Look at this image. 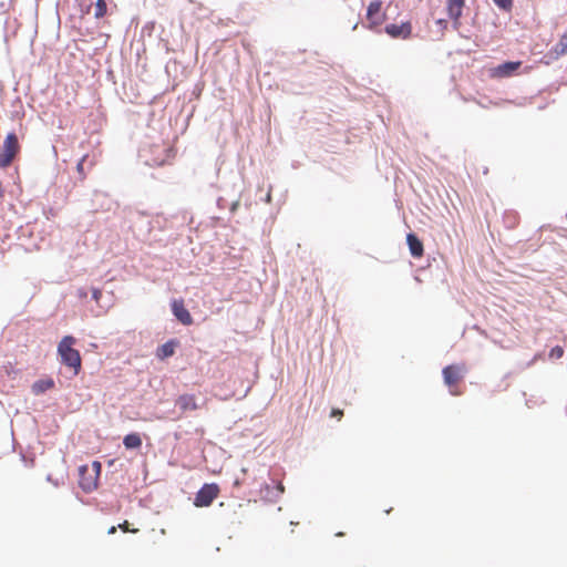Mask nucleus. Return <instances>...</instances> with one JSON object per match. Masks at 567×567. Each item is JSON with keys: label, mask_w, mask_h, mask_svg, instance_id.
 Instances as JSON below:
<instances>
[{"label": "nucleus", "mask_w": 567, "mask_h": 567, "mask_svg": "<svg viewBox=\"0 0 567 567\" xmlns=\"http://www.w3.org/2000/svg\"><path fill=\"white\" fill-rule=\"evenodd\" d=\"M54 380L52 378L39 379L31 385V391L34 395H41L48 390L54 388Z\"/></svg>", "instance_id": "obj_16"}, {"label": "nucleus", "mask_w": 567, "mask_h": 567, "mask_svg": "<svg viewBox=\"0 0 567 567\" xmlns=\"http://www.w3.org/2000/svg\"><path fill=\"white\" fill-rule=\"evenodd\" d=\"M494 4L504 12H509L513 8L514 0H493Z\"/></svg>", "instance_id": "obj_22"}, {"label": "nucleus", "mask_w": 567, "mask_h": 567, "mask_svg": "<svg viewBox=\"0 0 567 567\" xmlns=\"http://www.w3.org/2000/svg\"><path fill=\"white\" fill-rule=\"evenodd\" d=\"M452 22H453V23H452V24H453V28H454L455 30H456V29H458V27H460V24H461L460 20H452Z\"/></svg>", "instance_id": "obj_33"}, {"label": "nucleus", "mask_w": 567, "mask_h": 567, "mask_svg": "<svg viewBox=\"0 0 567 567\" xmlns=\"http://www.w3.org/2000/svg\"><path fill=\"white\" fill-rule=\"evenodd\" d=\"M406 245L412 257L420 258L423 256L424 246L415 233L411 231L406 235Z\"/></svg>", "instance_id": "obj_12"}, {"label": "nucleus", "mask_w": 567, "mask_h": 567, "mask_svg": "<svg viewBox=\"0 0 567 567\" xmlns=\"http://www.w3.org/2000/svg\"><path fill=\"white\" fill-rule=\"evenodd\" d=\"M342 535H343L342 532H339V533L336 534V536H342Z\"/></svg>", "instance_id": "obj_39"}, {"label": "nucleus", "mask_w": 567, "mask_h": 567, "mask_svg": "<svg viewBox=\"0 0 567 567\" xmlns=\"http://www.w3.org/2000/svg\"><path fill=\"white\" fill-rule=\"evenodd\" d=\"M412 23L402 21L400 24L388 23L383 31L392 39L408 40L412 37Z\"/></svg>", "instance_id": "obj_6"}, {"label": "nucleus", "mask_w": 567, "mask_h": 567, "mask_svg": "<svg viewBox=\"0 0 567 567\" xmlns=\"http://www.w3.org/2000/svg\"><path fill=\"white\" fill-rule=\"evenodd\" d=\"M3 194H4L3 186H2V183L0 182V199L3 197Z\"/></svg>", "instance_id": "obj_36"}, {"label": "nucleus", "mask_w": 567, "mask_h": 567, "mask_svg": "<svg viewBox=\"0 0 567 567\" xmlns=\"http://www.w3.org/2000/svg\"><path fill=\"white\" fill-rule=\"evenodd\" d=\"M128 522L125 520L122 524L118 525L120 528H122L123 532H127Z\"/></svg>", "instance_id": "obj_32"}, {"label": "nucleus", "mask_w": 567, "mask_h": 567, "mask_svg": "<svg viewBox=\"0 0 567 567\" xmlns=\"http://www.w3.org/2000/svg\"><path fill=\"white\" fill-rule=\"evenodd\" d=\"M47 481L52 483L54 486H59L60 485L59 481L58 480H53L51 474H48Z\"/></svg>", "instance_id": "obj_30"}, {"label": "nucleus", "mask_w": 567, "mask_h": 567, "mask_svg": "<svg viewBox=\"0 0 567 567\" xmlns=\"http://www.w3.org/2000/svg\"><path fill=\"white\" fill-rule=\"evenodd\" d=\"M106 194L100 190L93 192V198H92V208L94 210L104 209L105 208V200H106Z\"/></svg>", "instance_id": "obj_19"}, {"label": "nucleus", "mask_w": 567, "mask_h": 567, "mask_svg": "<svg viewBox=\"0 0 567 567\" xmlns=\"http://www.w3.org/2000/svg\"><path fill=\"white\" fill-rule=\"evenodd\" d=\"M367 22L362 23V27L367 30H371L377 33H381V25L386 20L385 12L382 11V1L373 0L367 8L365 13Z\"/></svg>", "instance_id": "obj_2"}, {"label": "nucleus", "mask_w": 567, "mask_h": 567, "mask_svg": "<svg viewBox=\"0 0 567 567\" xmlns=\"http://www.w3.org/2000/svg\"><path fill=\"white\" fill-rule=\"evenodd\" d=\"M556 55L567 53V31L561 35L559 42L555 45Z\"/></svg>", "instance_id": "obj_21"}, {"label": "nucleus", "mask_w": 567, "mask_h": 567, "mask_svg": "<svg viewBox=\"0 0 567 567\" xmlns=\"http://www.w3.org/2000/svg\"><path fill=\"white\" fill-rule=\"evenodd\" d=\"M19 150L20 145L17 134L14 132L8 133L0 151V168L10 166Z\"/></svg>", "instance_id": "obj_3"}, {"label": "nucleus", "mask_w": 567, "mask_h": 567, "mask_svg": "<svg viewBox=\"0 0 567 567\" xmlns=\"http://www.w3.org/2000/svg\"><path fill=\"white\" fill-rule=\"evenodd\" d=\"M130 227L137 231L138 235L147 236L151 234L153 226L148 215L142 210L130 209L126 214Z\"/></svg>", "instance_id": "obj_4"}, {"label": "nucleus", "mask_w": 567, "mask_h": 567, "mask_svg": "<svg viewBox=\"0 0 567 567\" xmlns=\"http://www.w3.org/2000/svg\"><path fill=\"white\" fill-rule=\"evenodd\" d=\"M219 491L218 484L205 483L196 493L193 504L196 507H207L217 498Z\"/></svg>", "instance_id": "obj_5"}, {"label": "nucleus", "mask_w": 567, "mask_h": 567, "mask_svg": "<svg viewBox=\"0 0 567 567\" xmlns=\"http://www.w3.org/2000/svg\"><path fill=\"white\" fill-rule=\"evenodd\" d=\"M179 346L177 338H172L157 347L155 355L158 360H166L175 354L176 348Z\"/></svg>", "instance_id": "obj_11"}, {"label": "nucleus", "mask_w": 567, "mask_h": 567, "mask_svg": "<svg viewBox=\"0 0 567 567\" xmlns=\"http://www.w3.org/2000/svg\"><path fill=\"white\" fill-rule=\"evenodd\" d=\"M435 23H436V25H439V28H440L441 30H445V29L447 28V25H449V22H447V20H446V19H437V20L435 21Z\"/></svg>", "instance_id": "obj_29"}, {"label": "nucleus", "mask_w": 567, "mask_h": 567, "mask_svg": "<svg viewBox=\"0 0 567 567\" xmlns=\"http://www.w3.org/2000/svg\"><path fill=\"white\" fill-rule=\"evenodd\" d=\"M80 297H86V291L84 289H79Z\"/></svg>", "instance_id": "obj_35"}, {"label": "nucleus", "mask_w": 567, "mask_h": 567, "mask_svg": "<svg viewBox=\"0 0 567 567\" xmlns=\"http://www.w3.org/2000/svg\"><path fill=\"white\" fill-rule=\"evenodd\" d=\"M444 383L447 386H452L458 382V380L462 378L460 373V367L455 364H450L443 368L442 370Z\"/></svg>", "instance_id": "obj_14"}, {"label": "nucleus", "mask_w": 567, "mask_h": 567, "mask_svg": "<svg viewBox=\"0 0 567 567\" xmlns=\"http://www.w3.org/2000/svg\"><path fill=\"white\" fill-rule=\"evenodd\" d=\"M76 339L73 336H64L58 344V354L63 365L73 370L78 375L82 369V359L79 350L73 348Z\"/></svg>", "instance_id": "obj_1"}, {"label": "nucleus", "mask_w": 567, "mask_h": 567, "mask_svg": "<svg viewBox=\"0 0 567 567\" xmlns=\"http://www.w3.org/2000/svg\"><path fill=\"white\" fill-rule=\"evenodd\" d=\"M89 2L85 4H81V11L83 13H89L91 10V7L93 6V0H87Z\"/></svg>", "instance_id": "obj_28"}, {"label": "nucleus", "mask_w": 567, "mask_h": 567, "mask_svg": "<svg viewBox=\"0 0 567 567\" xmlns=\"http://www.w3.org/2000/svg\"><path fill=\"white\" fill-rule=\"evenodd\" d=\"M239 176L231 174L230 176V194H229V216H233L240 206L241 187L238 184Z\"/></svg>", "instance_id": "obj_10"}, {"label": "nucleus", "mask_w": 567, "mask_h": 567, "mask_svg": "<svg viewBox=\"0 0 567 567\" xmlns=\"http://www.w3.org/2000/svg\"><path fill=\"white\" fill-rule=\"evenodd\" d=\"M102 297V290L100 288H92V299L96 302L100 301V298Z\"/></svg>", "instance_id": "obj_27"}, {"label": "nucleus", "mask_w": 567, "mask_h": 567, "mask_svg": "<svg viewBox=\"0 0 567 567\" xmlns=\"http://www.w3.org/2000/svg\"><path fill=\"white\" fill-rule=\"evenodd\" d=\"M358 25H359V22L354 23V25L352 27V30H357Z\"/></svg>", "instance_id": "obj_38"}, {"label": "nucleus", "mask_w": 567, "mask_h": 567, "mask_svg": "<svg viewBox=\"0 0 567 567\" xmlns=\"http://www.w3.org/2000/svg\"><path fill=\"white\" fill-rule=\"evenodd\" d=\"M116 528H117L116 526H111L107 530V534L112 535V534L116 533Z\"/></svg>", "instance_id": "obj_34"}, {"label": "nucleus", "mask_w": 567, "mask_h": 567, "mask_svg": "<svg viewBox=\"0 0 567 567\" xmlns=\"http://www.w3.org/2000/svg\"><path fill=\"white\" fill-rule=\"evenodd\" d=\"M177 405L183 411L195 410L197 408L195 398L188 394L181 395L177 400Z\"/></svg>", "instance_id": "obj_18"}, {"label": "nucleus", "mask_w": 567, "mask_h": 567, "mask_svg": "<svg viewBox=\"0 0 567 567\" xmlns=\"http://www.w3.org/2000/svg\"><path fill=\"white\" fill-rule=\"evenodd\" d=\"M107 12V4L105 0H96L95 1V11L94 17L96 19L103 18Z\"/></svg>", "instance_id": "obj_20"}, {"label": "nucleus", "mask_w": 567, "mask_h": 567, "mask_svg": "<svg viewBox=\"0 0 567 567\" xmlns=\"http://www.w3.org/2000/svg\"><path fill=\"white\" fill-rule=\"evenodd\" d=\"M99 478L90 473L87 464L79 466V487L86 494L97 488Z\"/></svg>", "instance_id": "obj_7"}, {"label": "nucleus", "mask_w": 567, "mask_h": 567, "mask_svg": "<svg viewBox=\"0 0 567 567\" xmlns=\"http://www.w3.org/2000/svg\"><path fill=\"white\" fill-rule=\"evenodd\" d=\"M342 415V411L339 410V409H332L331 411V416H341Z\"/></svg>", "instance_id": "obj_31"}, {"label": "nucleus", "mask_w": 567, "mask_h": 567, "mask_svg": "<svg viewBox=\"0 0 567 567\" xmlns=\"http://www.w3.org/2000/svg\"><path fill=\"white\" fill-rule=\"evenodd\" d=\"M229 194H230V189L225 190V195L219 196L217 198L216 204L219 209H224L226 206H229Z\"/></svg>", "instance_id": "obj_25"}, {"label": "nucleus", "mask_w": 567, "mask_h": 567, "mask_svg": "<svg viewBox=\"0 0 567 567\" xmlns=\"http://www.w3.org/2000/svg\"><path fill=\"white\" fill-rule=\"evenodd\" d=\"M171 310L179 323L184 326H190L193 323V317L185 307L183 299H173L171 301Z\"/></svg>", "instance_id": "obj_8"}, {"label": "nucleus", "mask_w": 567, "mask_h": 567, "mask_svg": "<svg viewBox=\"0 0 567 567\" xmlns=\"http://www.w3.org/2000/svg\"><path fill=\"white\" fill-rule=\"evenodd\" d=\"M123 445L126 450H138L142 446V437L137 432H131L123 437Z\"/></svg>", "instance_id": "obj_17"}, {"label": "nucleus", "mask_w": 567, "mask_h": 567, "mask_svg": "<svg viewBox=\"0 0 567 567\" xmlns=\"http://www.w3.org/2000/svg\"><path fill=\"white\" fill-rule=\"evenodd\" d=\"M564 352L565 350L561 346H555L549 350L548 357L550 360H557L563 358Z\"/></svg>", "instance_id": "obj_23"}, {"label": "nucleus", "mask_w": 567, "mask_h": 567, "mask_svg": "<svg viewBox=\"0 0 567 567\" xmlns=\"http://www.w3.org/2000/svg\"><path fill=\"white\" fill-rule=\"evenodd\" d=\"M520 65V61H505L495 68V74L501 78L511 76L516 73Z\"/></svg>", "instance_id": "obj_13"}, {"label": "nucleus", "mask_w": 567, "mask_h": 567, "mask_svg": "<svg viewBox=\"0 0 567 567\" xmlns=\"http://www.w3.org/2000/svg\"><path fill=\"white\" fill-rule=\"evenodd\" d=\"M87 155L82 156V158L76 163V172L79 173L80 181H83L85 178V168L84 165L87 159Z\"/></svg>", "instance_id": "obj_24"}, {"label": "nucleus", "mask_w": 567, "mask_h": 567, "mask_svg": "<svg viewBox=\"0 0 567 567\" xmlns=\"http://www.w3.org/2000/svg\"><path fill=\"white\" fill-rule=\"evenodd\" d=\"M266 202H270L271 200V194L270 192L266 195V198H265Z\"/></svg>", "instance_id": "obj_37"}, {"label": "nucleus", "mask_w": 567, "mask_h": 567, "mask_svg": "<svg viewBox=\"0 0 567 567\" xmlns=\"http://www.w3.org/2000/svg\"><path fill=\"white\" fill-rule=\"evenodd\" d=\"M92 470H93V475L96 476V478H99L100 475H101V472H102V464H101V462L93 461L92 462Z\"/></svg>", "instance_id": "obj_26"}, {"label": "nucleus", "mask_w": 567, "mask_h": 567, "mask_svg": "<svg viewBox=\"0 0 567 567\" xmlns=\"http://www.w3.org/2000/svg\"><path fill=\"white\" fill-rule=\"evenodd\" d=\"M285 492L282 483L271 480V484L265 483L260 488L261 497L270 503H275Z\"/></svg>", "instance_id": "obj_9"}, {"label": "nucleus", "mask_w": 567, "mask_h": 567, "mask_svg": "<svg viewBox=\"0 0 567 567\" xmlns=\"http://www.w3.org/2000/svg\"><path fill=\"white\" fill-rule=\"evenodd\" d=\"M465 0H447L446 12L451 20H460L463 14Z\"/></svg>", "instance_id": "obj_15"}]
</instances>
